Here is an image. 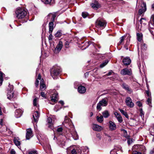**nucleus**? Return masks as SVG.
Returning a JSON list of instances; mask_svg holds the SVG:
<instances>
[{
  "mask_svg": "<svg viewBox=\"0 0 154 154\" xmlns=\"http://www.w3.org/2000/svg\"><path fill=\"white\" fill-rule=\"evenodd\" d=\"M27 12L23 9L19 8L15 12L14 16L18 19H23L26 15Z\"/></svg>",
  "mask_w": 154,
  "mask_h": 154,
  "instance_id": "nucleus-1",
  "label": "nucleus"
},
{
  "mask_svg": "<svg viewBox=\"0 0 154 154\" xmlns=\"http://www.w3.org/2000/svg\"><path fill=\"white\" fill-rule=\"evenodd\" d=\"M61 71L60 67L57 66L53 67L51 70V75L54 79H56L55 76L59 75Z\"/></svg>",
  "mask_w": 154,
  "mask_h": 154,
  "instance_id": "nucleus-2",
  "label": "nucleus"
},
{
  "mask_svg": "<svg viewBox=\"0 0 154 154\" xmlns=\"http://www.w3.org/2000/svg\"><path fill=\"white\" fill-rule=\"evenodd\" d=\"M106 22L102 18H98L96 21V26L97 27L104 28L106 26Z\"/></svg>",
  "mask_w": 154,
  "mask_h": 154,
  "instance_id": "nucleus-3",
  "label": "nucleus"
},
{
  "mask_svg": "<svg viewBox=\"0 0 154 154\" xmlns=\"http://www.w3.org/2000/svg\"><path fill=\"white\" fill-rule=\"evenodd\" d=\"M108 103V101L107 100L104 99H103L97 104L96 107L97 109L99 111L101 110L102 109L101 106H106Z\"/></svg>",
  "mask_w": 154,
  "mask_h": 154,
  "instance_id": "nucleus-4",
  "label": "nucleus"
},
{
  "mask_svg": "<svg viewBox=\"0 0 154 154\" xmlns=\"http://www.w3.org/2000/svg\"><path fill=\"white\" fill-rule=\"evenodd\" d=\"M120 73L121 75H128L131 76L132 74L131 69L127 68H124L121 70Z\"/></svg>",
  "mask_w": 154,
  "mask_h": 154,
  "instance_id": "nucleus-5",
  "label": "nucleus"
},
{
  "mask_svg": "<svg viewBox=\"0 0 154 154\" xmlns=\"http://www.w3.org/2000/svg\"><path fill=\"white\" fill-rule=\"evenodd\" d=\"M63 46V44L62 42L61 41H59L54 51V53L56 54L59 53L62 48Z\"/></svg>",
  "mask_w": 154,
  "mask_h": 154,
  "instance_id": "nucleus-6",
  "label": "nucleus"
},
{
  "mask_svg": "<svg viewBox=\"0 0 154 154\" xmlns=\"http://www.w3.org/2000/svg\"><path fill=\"white\" fill-rule=\"evenodd\" d=\"M8 87L10 88V90L8 89V92L7 94L8 98L11 99L14 96V92L13 91V86L12 85L9 84Z\"/></svg>",
  "mask_w": 154,
  "mask_h": 154,
  "instance_id": "nucleus-7",
  "label": "nucleus"
},
{
  "mask_svg": "<svg viewBox=\"0 0 154 154\" xmlns=\"http://www.w3.org/2000/svg\"><path fill=\"white\" fill-rule=\"evenodd\" d=\"M69 131L73 138L75 140H77L78 138V135L73 125L72 126L71 129Z\"/></svg>",
  "mask_w": 154,
  "mask_h": 154,
  "instance_id": "nucleus-8",
  "label": "nucleus"
},
{
  "mask_svg": "<svg viewBox=\"0 0 154 154\" xmlns=\"http://www.w3.org/2000/svg\"><path fill=\"white\" fill-rule=\"evenodd\" d=\"M146 3L143 2L142 4L140 6V8L138 11L139 14L141 15L146 10Z\"/></svg>",
  "mask_w": 154,
  "mask_h": 154,
  "instance_id": "nucleus-9",
  "label": "nucleus"
},
{
  "mask_svg": "<svg viewBox=\"0 0 154 154\" xmlns=\"http://www.w3.org/2000/svg\"><path fill=\"white\" fill-rule=\"evenodd\" d=\"M122 88L125 89L129 94H131L133 92L132 90L130 88L129 86L125 83H123L121 85Z\"/></svg>",
  "mask_w": 154,
  "mask_h": 154,
  "instance_id": "nucleus-10",
  "label": "nucleus"
},
{
  "mask_svg": "<svg viewBox=\"0 0 154 154\" xmlns=\"http://www.w3.org/2000/svg\"><path fill=\"white\" fill-rule=\"evenodd\" d=\"M57 94L56 93H54L51 96V101L52 103L49 101V103L52 104L54 105V103H56L57 100Z\"/></svg>",
  "mask_w": 154,
  "mask_h": 154,
  "instance_id": "nucleus-11",
  "label": "nucleus"
},
{
  "mask_svg": "<svg viewBox=\"0 0 154 154\" xmlns=\"http://www.w3.org/2000/svg\"><path fill=\"white\" fill-rule=\"evenodd\" d=\"M125 103L126 105L129 107H133L134 106V103L132 102V100L130 97L126 98Z\"/></svg>",
  "mask_w": 154,
  "mask_h": 154,
  "instance_id": "nucleus-12",
  "label": "nucleus"
},
{
  "mask_svg": "<svg viewBox=\"0 0 154 154\" xmlns=\"http://www.w3.org/2000/svg\"><path fill=\"white\" fill-rule=\"evenodd\" d=\"M32 137V131L30 128H29L26 130V138L27 140L29 139Z\"/></svg>",
  "mask_w": 154,
  "mask_h": 154,
  "instance_id": "nucleus-13",
  "label": "nucleus"
},
{
  "mask_svg": "<svg viewBox=\"0 0 154 154\" xmlns=\"http://www.w3.org/2000/svg\"><path fill=\"white\" fill-rule=\"evenodd\" d=\"M67 154H77L76 150L71 146L67 149Z\"/></svg>",
  "mask_w": 154,
  "mask_h": 154,
  "instance_id": "nucleus-14",
  "label": "nucleus"
},
{
  "mask_svg": "<svg viewBox=\"0 0 154 154\" xmlns=\"http://www.w3.org/2000/svg\"><path fill=\"white\" fill-rule=\"evenodd\" d=\"M91 6L93 8L95 9H97L100 7V4L96 0L94 3H92L91 4Z\"/></svg>",
  "mask_w": 154,
  "mask_h": 154,
  "instance_id": "nucleus-15",
  "label": "nucleus"
},
{
  "mask_svg": "<svg viewBox=\"0 0 154 154\" xmlns=\"http://www.w3.org/2000/svg\"><path fill=\"white\" fill-rule=\"evenodd\" d=\"M109 128L111 131L115 130L116 128V126L115 123L112 121H109Z\"/></svg>",
  "mask_w": 154,
  "mask_h": 154,
  "instance_id": "nucleus-16",
  "label": "nucleus"
},
{
  "mask_svg": "<svg viewBox=\"0 0 154 154\" xmlns=\"http://www.w3.org/2000/svg\"><path fill=\"white\" fill-rule=\"evenodd\" d=\"M93 129L94 131H100L102 130L103 128L101 126L97 125L94 124L93 125Z\"/></svg>",
  "mask_w": 154,
  "mask_h": 154,
  "instance_id": "nucleus-17",
  "label": "nucleus"
},
{
  "mask_svg": "<svg viewBox=\"0 0 154 154\" xmlns=\"http://www.w3.org/2000/svg\"><path fill=\"white\" fill-rule=\"evenodd\" d=\"M23 112V111L22 110L20 109H17L15 111V116L17 118H19L20 117Z\"/></svg>",
  "mask_w": 154,
  "mask_h": 154,
  "instance_id": "nucleus-18",
  "label": "nucleus"
},
{
  "mask_svg": "<svg viewBox=\"0 0 154 154\" xmlns=\"http://www.w3.org/2000/svg\"><path fill=\"white\" fill-rule=\"evenodd\" d=\"M131 60L129 57H126L123 60L122 62L124 64L125 66L128 65L131 63Z\"/></svg>",
  "mask_w": 154,
  "mask_h": 154,
  "instance_id": "nucleus-19",
  "label": "nucleus"
},
{
  "mask_svg": "<svg viewBox=\"0 0 154 154\" xmlns=\"http://www.w3.org/2000/svg\"><path fill=\"white\" fill-rule=\"evenodd\" d=\"M78 91L80 93L83 94L86 92V89L83 86H79L78 88Z\"/></svg>",
  "mask_w": 154,
  "mask_h": 154,
  "instance_id": "nucleus-20",
  "label": "nucleus"
},
{
  "mask_svg": "<svg viewBox=\"0 0 154 154\" xmlns=\"http://www.w3.org/2000/svg\"><path fill=\"white\" fill-rule=\"evenodd\" d=\"M39 114L38 111H35L33 114V117L35 122H37L39 117Z\"/></svg>",
  "mask_w": 154,
  "mask_h": 154,
  "instance_id": "nucleus-21",
  "label": "nucleus"
},
{
  "mask_svg": "<svg viewBox=\"0 0 154 154\" xmlns=\"http://www.w3.org/2000/svg\"><path fill=\"white\" fill-rule=\"evenodd\" d=\"M91 44H92L93 46L95 48L96 47V46H97L99 48H100V47L99 45H95L94 43L92 42H86L85 43V45L86 46V47L84 48V49H86V48H88L89 46Z\"/></svg>",
  "mask_w": 154,
  "mask_h": 154,
  "instance_id": "nucleus-22",
  "label": "nucleus"
},
{
  "mask_svg": "<svg viewBox=\"0 0 154 154\" xmlns=\"http://www.w3.org/2000/svg\"><path fill=\"white\" fill-rule=\"evenodd\" d=\"M54 23L52 21H51L49 23L48 26L49 29V33H52L54 28Z\"/></svg>",
  "mask_w": 154,
  "mask_h": 154,
  "instance_id": "nucleus-23",
  "label": "nucleus"
},
{
  "mask_svg": "<svg viewBox=\"0 0 154 154\" xmlns=\"http://www.w3.org/2000/svg\"><path fill=\"white\" fill-rule=\"evenodd\" d=\"M102 113L103 117L105 118H107L110 116L109 112L107 110H104Z\"/></svg>",
  "mask_w": 154,
  "mask_h": 154,
  "instance_id": "nucleus-24",
  "label": "nucleus"
},
{
  "mask_svg": "<svg viewBox=\"0 0 154 154\" xmlns=\"http://www.w3.org/2000/svg\"><path fill=\"white\" fill-rule=\"evenodd\" d=\"M40 90L42 91L44 90L46 88L45 85L44 83L43 80L42 79L40 82Z\"/></svg>",
  "mask_w": 154,
  "mask_h": 154,
  "instance_id": "nucleus-25",
  "label": "nucleus"
},
{
  "mask_svg": "<svg viewBox=\"0 0 154 154\" xmlns=\"http://www.w3.org/2000/svg\"><path fill=\"white\" fill-rule=\"evenodd\" d=\"M114 115L116 116L119 122L121 123L122 122V119L121 116L116 112H115Z\"/></svg>",
  "mask_w": 154,
  "mask_h": 154,
  "instance_id": "nucleus-26",
  "label": "nucleus"
},
{
  "mask_svg": "<svg viewBox=\"0 0 154 154\" xmlns=\"http://www.w3.org/2000/svg\"><path fill=\"white\" fill-rule=\"evenodd\" d=\"M137 39L139 42H140L142 39L143 34L141 33H137Z\"/></svg>",
  "mask_w": 154,
  "mask_h": 154,
  "instance_id": "nucleus-27",
  "label": "nucleus"
},
{
  "mask_svg": "<svg viewBox=\"0 0 154 154\" xmlns=\"http://www.w3.org/2000/svg\"><path fill=\"white\" fill-rule=\"evenodd\" d=\"M96 119L97 122L99 123H101L103 121V117L102 115L100 116H97Z\"/></svg>",
  "mask_w": 154,
  "mask_h": 154,
  "instance_id": "nucleus-28",
  "label": "nucleus"
},
{
  "mask_svg": "<svg viewBox=\"0 0 154 154\" xmlns=\"http://www.w3.org/2000/svg\"><path fill=\"white\" fill-rule=\"evenodd\" d=\"M19 139H18V138L16 137H15L14 139V142L17 146L20 145V141H19Z\"/></svg>",
  "mask_w": 154,
  "mask_h": 154,
  "instance_id": "nucleus-29",
  "label": "nucleus"
},
{
  "mask_svg": "<svg viewBox=\"0 0 154 154\" xmlns=\"http://www.w3.org/2000/svg\"><path fill=\"white\" fill-rule=\"evenodd\" d=\"M119 110L127 118H128V116L127 113V112L124 111V110L122 109H119Z\"/></svg>",
  "mask_w": 154,
  "mask_h": 154,
  "instance_id": "nucleus-30",
  "label": "nucleus"
},
{
  "mask_svg": "<svg viewBox=\"0 0 154 154\" xmlns=\"http://www.w3.org/2000/svg\"><path fill=\"white\" fill-rule=\"evenodd\" d=\"M109 60H105L100 65V67L103 68L108 63Z\"/></svg>",
  "mask_w": 154,
  "mask_h": 154,
  "instance_id": "nucleus-31",
  "label": "nucleus"
},
{
  "mask_svg": "<svg viewBox=\"0 0 154 154\" xmlns=\"http://www.w3.org/2000/svg\"><path fill=\"white\" fill-rule=\"evenodd\" d=\"M150 131V134L151 135L154 136V125H152V126L149 129Z\"/></svg>",
  "mask_w": 154,
  "mask_h": 154,
  "instance_id": "nucleus-32",
  "label": "nucleus"
},
{
  "mask_svg": "<svg viewBox=\"0 0 154 154\" xmlns=\"http://www.w3.org/2000/svg\"><path fill=\"white\" fill-rule=\"evenodd\" d=\"M38 98V97L35 98L33 100V105L34 106L37 107L38 104L37 103Z\"/></svg>",
  "mask_w": 154,
  "mask_h": 154,
  "instance_id": "nucleus-33",
  "label": "nucleus"
},
{
  "mask_svg": "<svg viewBox=\"0 0 154 154\" xmlns=\"http://www.w3.org/2000/svg\"><path fill=\"white\" fill-rule=\"evenodd\" d=\"M151 25H152L154 26V16H152L150 22L149 24V25L150 27H151Z\"/></svg>",
  "mask_w": 154,
  "mask_h": 154,
  "instance_id": "nucleus-34",
  "label": "nucleus"
},
{
  "mask_svg": "<svg viewBox=\"0 0 154 154\" xmlns=\"http://www.w3.org/2000/svg\"><path fill=\"white\" fill-rule=\"evenodd\" d=\"M62 35V33L61 32V31L59 30L55 34V36L56 37H60Z\"/></svg>",
  "mask_w": 154,
  "mask_h": 154,
  "instance_id": "nucleus-35",
  "label": "nucleus"
},
{
  "mask_svg": "<svg viewBox=\"0 0 154 154\" xmlns=\"http://www.w3.org/2000/svg\"><path fill=\"white\" fill-rule=\"evenodd\" d=\"M45 4H50L51 2V0H41Z\"/></svg>",
  "mask_w": 154,
  "mask_h": 154,
  "instance_id": "nucleus-36",
  "label": "nucleus"
},
{
  "mask_svg": "<svg viewBox=\"0 0 154 154\" xmlns=\"http://www.w3.org/2000/svg\"><path fill=\"white\" fill-rule=\"evenodd\" d=\"M141 48L143 51L145 50L147 48L146 45L145 44L143 43L141 45Z\"/></svg>",
  "mask_w": 154,
  "mask_h": 154,
  "instance_id": "nucleus-37",
  "label": "nucleus"
},
{
  "mask_svg": "<svg viewBox=\"0 0 154 154\" xmlns=\"http://www.w3.org/2000/svg\"><path fill=\"white\" fill-rule=\"evenodd\" d=\"M3 73L2 72H0V85L2 84L3 81Z\"/></svg>",
  "mask_w": 154,
  "mask_h": 154,
  "instance_id": "nucleus-38",
  "label": "nucleus"
},
{
  "mask_svg": "<svg viewBox=\"0 0 154 154\" xmlns=\"http://www.w3.org/2000/svg\"><path fill=\"white\" fill-rule=\"evenodd\" d=\"M63 131V128L61 127H60L57 128V132L59 134H61Z\"/></svg>",
  "mask_w": 154,
  "mask_h": 154,
  "instance_id": "nucleus-39",
  "label": "nucleus"
},
{
  "mask_svg": "<svg viewBox=\"0 0 154 154\" xmlns=\"http://www.w3.org/2000/svg\"><path fill=\"white\" fill-rule=\"evenodd\" d=\"M138 67L139 68L140 72H141V70H144V67L143 65L142 66H141L140 64V62L138 63Z\"/></svg>",
  "mask_w": 154,
  "mask_h": 154,
  "instance_id": "nucleus-40",
  "label": "nucleus"
},
{
  "mask_svg": "<svg viewBox=\"0 0 154 154\" xmlns=\"http://www.w3.org/2000/svg\"><path fill=\"white\" fill-rule=\"evenodd\" d=\"M28 154H38V152L36 150H32L29 152Z\"/></svg>",
  "mask_w": 154,
  "mask_h": 154,
  "instance_id": "nucleus-41",
  "label": "nucleus"
},
{
  "mask_svg": "<svg viewBox=\"0 0 154 154\" xmlns=\"http://www.w3.org/2000/svg\"><path fill=\"white\" fill-rule=\"evenodd\" d=\"M82 149V151L84 152H88L89 151L87 147H83Z\"/></svg>",
  "mask_w": 154,
  "mask_h": 154,
  "instance_id": "nucleus-42",
  "label": "nucleus"
},
{
  "mask_svg": "<svg viewBox=\"0 0 154 154\" xmlns=\"http://www.w3.org/2000/svg\"><path fill=\"white\" fill-rule=\"evenodd\" d=\"M126 37V36L125 35L123 36H122L120 38V41L119 42V44H120L122 42H123V41L124 40V39Z\"/></svg>",
  "mask_w": 154,
  "mask_h": 154,
  "instance_id": "nucleus-43",
  "label": "nucleus"
},
{
  "mask_svg": "<svg viewBox=\"0 0 154 154\" xmlns=\"http://www.w3.org/2000/svg\"><path fill=\"white\" fill-rule=\"evenodd\" d=\"M140 115L141 117L142 118H144V113L143 112L142 109H141L140 110Z\"/></svg>",
  "mask_w": 154,
  "mask_h": 154,
  "instance_id": "nucleus-44",
  "label": "nucleus"
},
{
  "mask_svg": "<svg viewBox=\"0 0 154 154\" xmlns=\"http://www.w3.org/2000/svg\"><path fill=\"white\" fill-rule=\"evenodd\" d=\"M70 42L69 41H66L64 45L65 48H69Z\"/></svg>",
  "mask_w": 154,
  "mask_h": 154,
  "instance_id": "nucleus-45",
  "label": "nucleus"
},
{
  "mask_svg": "<svg viewBox=\"0 0 154 154\" xmlns=\"http://www.w3.org/2000/svg\"><path fill=\"white\" fill-rule=\"evenodd\" d=\"M88 14V13L86 12H83L82 13V16L84 18L86 17Z\"/></svg>",
  "mask_w": 154,
  "mask_h": 154,
  "instance_id": "nucleus-46",
  "label": "nucleus"
},
{
  "mask_svg": "<svg viewBox=\"0 0 154 154\" xmlns=\"http://www.w3.org/2000/svg\"><path fill=\"white\" fill-rule=\"evenodd\" d=\"M56 17V15L55 14H52V17L51 18V21H52V22H54Z\"/></svg>",
  "mask_w": 154,
  "mask_h": 154,
  "instance_id": "nucleus-47",
  "label": "nucleus"
},
{
  "mask_svg": "<svg viewBox=\"0 0 154 154\" xmlns=\"http://www.w3.org/2000/svg\"><path fill=\"white\" fill-rule=\"evenodd\" d=\"M151 97H149L147 100V103L148 104H149V103H151Z\"/></svg>",
  "mask_w": 154,
  "mask_h": 154,
  "instance_id": "nucleus-48",
  "label": "nucleus"
},
{
  "mask_svg": "<svg viewBox=\"0 0 154 154\" xmlns=\"http://www.w3.org/2000/svg\"><path fill=\"white\" fill-rule=\"evenodd\" d=\"M47 121L48 123L49 124H51L52 122V120L51 117H48V118Z\"/></svg>",
  "mask_w": 154,
  "mask_h": 154,
  "instance_id": "nucleus-49",
  "label": "nucleus"
},
{
  "mask_svg": "<svg viewBox=\"0 0 154 154\" xmlns=\"http://www.w3.org/2000/svg\"><path fill=\"white\" fill-rule=\"evenodd\" d=\"M50 35H49L48 37V39L49 41L51 40L52 39L53 35H52L51 33H50Z\"/></svg>",
  "mask_w": 154,
  "mask_h": 154,
  "instance_id": "nucleus-50",
  "label": "nucleus"
},
{
  "mask_svg": "<svg viewBox=\"0 0 154 154\" xmlns=\"http://www.w3.org/2000/svg\"><path fill=\"white\" fill-rule=\"evenodd\" d=\"M136 103L137 105H138L140 107L142 106V104L140 101H137Z\"/></svg>",
  "mask_w": 154,
  "mask_h": 154,
  "instance_id": "nucleus-51",
  "label": "nucleus"
},
{
  "mask_svg": "<svg viewBox=\"0 0 154 154\" xmlns=\"http://www.w3.org/2000/svg\"><path fill=\"white\" fill-rule=\"evenodd\" d=\"M146 93L148 97H151L150 93L148 91H146Z\"/></svg>",
  "mask_w": 154,
  "mask_h": 154,
  "instance_id": "nucleus-52",
  "label": "nucleus"
},
{
  "mask_svg": "<svg viewBox=\"0 0 154 154\" xmlns=\"http://www.w3.org/2000/svg\"><path fill=\"white\" fill-rule=\"evenodd\" d=\"M132 154H142L141 152L137 151H134Z\"/></svg>",
  "mask_w": 154,
  "mask_h": 154,
  "instance_id": "nucleus-53",
  "label": "nucleus"
},
{
  "mask_svg": "<svg viewBox=\"0 0 154 154\" xmlns=\"http://www.w3.org/2000/svg\"><path fill=\"white\" fill-rule=\"evenodd\" d=\"M128 144H130L132 142V139H129L128 140Z\"/></svg>",
  "mask_w": 154,
  "mask_h": 154,
  "instance_id": "nucleus-54",
  "label": "nucleus"
},
{
  "mask_svg": "<svg viewBox=\"0 0 154 154\" xmlns=\"http://www.w3.org/2000/svg\"><path fill=\"white\" fill-rule=\"evenodd\" d=\"M143 20H144L145 21H146L145 19L144 18H141L140 20V24H142L143 22Z\"/></svg>",
  "mask_w": 154,
  "mask_h": 154,
  "instance_id": "nucleus-55",
  "label": "nucleus"
},
{
  "mask_svg": "<svg viewBox=\"0 0 154 154\" xmlns=\"http://www.w3.org/2000/svg\"><path fill=\"white\" fill-rule=\"evenodd\" d=\"M39 81L37 80L35 83V85L36 87H37L38 85Z\"/></svg>",
  "mask_w": 154,
  "mask_h": 154,
  "instance_id": "nucleus-56",
  "label": "nucleus"
},
{
  "mask_svg": "<svg viewBox=\"0 0 154 154\" xmlns=\"http://www.w3.org/2000/svg\"><path fill=\"white\" fill-rule=\"evenodd\" d=\"M41 95L43 97H45V94L44 92H41Z\"/></svg>",
  "mask_w": 154,
  "mask_h": 154,
  "instance_id": "nucleus-57",
  "label": "nucleus"
},
{
  "mask_svg": "<svg viewBox=\"0 0 154 154\" xmlns=\"http://www.w3.org/2000/svg\"><path fill=\"white\" fill-rule=\"evenodd\" d=\"M10 154H15V151L13 149H12L11 151Z\"/></svg>",
  "mask_w": 154,
  "mask_h": 154,
  "instance_id": "nucleus-58",
  "label": "nucleus"
},
{
  "mask_svg": "<svg viewBox=\"0 0 154 154\" xmlns=\"http://www.w3.org/2000/svg\"><path fill=\"white\" fill-rule=\"evenodd\" d=\"M113 72L112 71H110L107 74H106L107 76H109Z\"/></svg>",
  "mask_w": 154,
  "mask_h": 154,
  "instance_id": "nucleus-59",
  "label": "nucleus"
},
{
  "mask_svg": "<svg viewBox=\"0 0 154 154\" xmlns=\"http://www.w3.org/2000/svg\"><path fill=\"white\" fill-rule=\"evenodd\" d=\"M59 103L61 104L62 105H63L64 104V102L62 100H60L59 101Z\"/></svg>",
  "mask_w": 154,
  "mask_h": 154,
  "instance_id": "nucleus-60",
  "label": "nucleus"
},
{
  "mask_svg": "<svg viewBox=\"0 0 154 154\" xmlns=\"http://www.w3.org/2000/svg\"><path fill=\"white\" fill-rule=\"evenodd\" d=\"M150 154H154V150H151L150 152Z\"/></svg>",
  "mask_w": 154,
  "mask_h": 154,
  "instance_id": "nucleus-61",
  "label": "nucleus"
},
{
  "mask_svg": "<svg viewBox=\"0 0 154 154\" xmlns=\"http://www.w3.org/2000/svg\"><path fill=\"white\" fill-rule=\"evenodd\" d=\"M41 75L40 74H39L38 77V79L40 80L41 79Z\"/></svg>",
  "mask_w": 154,
  "mask_h": 154,
  "instance_id": "nucleus-62",
  "label": "nucleus"
},
{
  "mask_svg": "<svg viewBox=\"0 0 154 154\" xmlns=\"http://www.w3.org/2000/svg\"><path fill=\"white\" fill-rule=\"evenodd\" d=\"M2 108L1 107H0V115H2Z\"/></svg>",
  "mask_w": 154,
  "mask_h": 154,
  "instance_id": "nucleus-63",
  "label": "nucleus"
},
{
  "mask_svg": "<svg viewBox=\"0 0 154 154\" xmlns=\"http://www.w3.org/2000/svg\"><path fill=\"white\" fill-rule=\"evenodd\" d=\"M6 130H7V131H8H8H9V133L10 134H12V131H10V130H9V129H8V128H6Z\"/></svg>",
  "mask_w": 154,
  "mask_h": 154,
  "instance_id": "nucleus-64",
  "label": "nucleus"
}]
</instances>
